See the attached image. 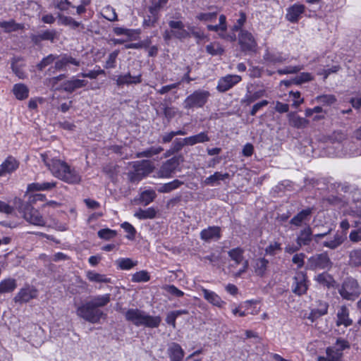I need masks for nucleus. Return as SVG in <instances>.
Here are the masks:
<instances>
[{"label":"nucleus","mask_w":361,"mask_h":361,"mask_svg":"<svg viewBox=\"0 0 361 361\" xmlns=\"http://www.w3.org/2000/svg\"><path fill=\"white\" fill-rule=\"evenodd\" d=\"M111 300V295L109 293H106L103 295H98L94 296L91 300V302L97 308L99 309L100 307H104L106 306Z\"/></svg>","instance_id":"obj_40"},{"label":"nucleus","mask_w":361,"mask_h":361,"mask_svg":"<svg viewBox=\"0 0 361 361\" xmlns=\"http://www.w3.org/2000/svg\"><path fill=\"white\" fill-rule=\"evenodd\" d=\"M316 101L323 104L331 105L336 102V98L334 94H322L315 98Z\"/></svg>","instance_id":"obj_60"},{"label":"nucleus","mask_w":361,"mask_h":361,"mask_svg":"<svg viewBox=\"0 0 361 361\" xmlns=\"http://www.w3.org/2000/svg\"><path fill=\"white\" fill-rule=\"evenodd\" d=\"M59 55L49 54L47 56L42 58V59L36 65V68L38 71H43L46 67L52 64L57 59Z\"/></svg>","instance_id":"obj_43"},{"label":"nucleus","mask_w":361,"mask_h":361,"mask_svg":"<svg viewBox=\"0 0 361 361\" xmlns=\"http://www.w3.org/2000/svg\"><path fill=\"white\" fill-rule=\"evenodd\" d=\"M345 238L344 235L336 233L332 240L324 241L323 246L332 250L336 249L344 242Z\"/></svg>","instance_id":"obj_41"},{"label":"nucleus","mask_w":361,"mask_h":361,"mask_svg":"<svg viewBox=\"0 0 361 361\" xmlns=\"http://www.w3.org/2000/svg\"><path fill=\"white\" fill-rule=\"evenodd\" d=\"M142 81V74L132 75L130 72L118 75L116 79V84L118 87L124 85H138Z\"/></svg>","instance_id":"obj_16"},{"label":"nucleus","mask_w":361,"mask_h":361,"mask_svg":"<svg viewBox=\"0 0 361 361\" xmlns=\"http://www.w3.org/2000/svg\"><path fill=\"white\" fill-rule=\"evenodd\" d=\"M157 215V211L154 207H149L146 209H139L135 214V216L139 219H152Z\"/></svg>","instance_id":"obj_44"},{"label":"nucleus","mask_w":361,"mask_h":361,"mask_svg":"<svg viewBox=\"0 0 361 361\" xmlns=\"http://www.w3.org/2000/svg\"><path fill=\"white\" fill-rule=\"evenodd\" d=\"M264 60L270 63H281L286 61V58L281 52H271L267 49L263 55Z\"/></svg>","instance_id":"obj_33"},{"label":"nucleus","mask_w":361,"mask_h":361,"mask_svg":"<svg viewBox=\"0 0 361 361\" xmlns=\"http://www.w3.org/2000/svg\"><path fill=\"white\" fill-rule=\"evenodd\" d=\"M238 44L240 51L245 54H252L257 51V42L253 35L247 30L239 32Z\"/></svg>","instance_id":"obj_6"},{"label":"nucleus","mask_w":361,"mask_h":361,"mask_svg":"<svg viewBox=\"0 0 361 361\" xmlns=\"http://www.w3.org/2000/svg\"><path fill=\"white\" fill-rule=\"evenodd\" d=\"M183 161V155L173 156L164 161L159 169V176L161 178H169L172 177L173 173L179 166L180 162Z\"/></svg>","instance_id":"obj_7"},{"label":"nucleus","mask_w":361,"mask_h":361,"mask_svg":"<svg viewBox=\"0 0 361 361\" xmlns=\"http://www.w3.org/2000/svg\"><path fill=\"white\" fill-rule=\"evenodd\" d=\"M167 355L171 361H182L185 352L180 344L173 342L169 345Z\"/></svg>","instance_id":"obj_21"},{"label":"nucleus","mask_w":361,"mask_h":361,"mask_svg":"<svg viewBox=\"0 0 361 361\" xmlns=\"http://www.w3.org/2000/svg\"><path fill=\"white\" fill-rule=\"evenodd\" d=\"M17 288V281L13 278H6L0 281V295L11 293Z\"/></svg>","instance_id":"obj_30"},{"label":"nucleus","mask_w":361,"mask_h":361,"mask_svg":"<svg viewBox=\"0 0 361 361\" xmlns=\"http://www.w3.org/2000/svg\"><path fill=\"white\" fill-rule=\"evenodd\" d=\"M76 314L79 317L92 324L99 323L102 319H106V314L97 308L90 301L79 305L76 308Z\"/></svg>","instance_id":"obj_3"},{"label":"nucleus","mask_w":361,"mask_h":361,"mask_svg":"<svg viewBox=\"0 0 361 361\" xmlns=\"http://www.w3.org/2000/svg\"><path fill=\"white\" fill-rule=\"evenodd\" d=\"M42 159L52 175L68 184H78L81 181V176L73 167L66 161L57 158L49 159L47 153L42 154Z\"/></svg>","instance_id":"obj_1"},{"label":"nucleus","mask_w":361,"mask_h":361,"mask_svg":"<svg viewBox=\"0 0 361 361\" xmlns=\"http://www.w3.org/2000/svg\"><path fill=\"white\" fill-rule=\"evenodd\" d=\"M54 62V68L58 69L59 71L65 69L68 64H72L76 66L80 65L79 61L67 54H64L61 59L59 57Z\"/></svg>","instance_id":"obj_27"},{"label":"nucleus","mask_w":361,"mask_h":361,"mask_svg":"<svg viewBox=\"0 0 361 361\" xmlns=\"http://www.w3.org/2000/svg\"><path fill=\"white\" fill-rule=\"evenodd\" d=\"M126 321L133 323L135 326H144L147 328H158L161 319L159 316H152L137 308H130L124 314Z\"/></svg>","instance_id":"obj_2"},{"label":"nucleus","mask_w":361,"mask_h":361,"mask_svg":"<svg viewBox=\"0 0 361 361\" xmlns=\"http://www.w3.org/2000/svg\"><path fill=\"white\" fill-rule=\"evenodd\" d=\"M19 161L13 156H8L0 165V177L11 174L19 167Z\"/></svg>","instance_id":"obj_17"},{"label":"nucleus","mask_w":361,"mask_h":361,"mask_svg":"<svg viewBox=\"0 0 361 361\" xmlns=\"http://www.w3.org/2000/svg\"><path fill=\"white\" fill-rule=\"evenodd\" d=\"M269 262L264 257H259L254 260L253 269L256 276L264 277L267 271Z\"/></svg>","instance_id":"obj_23"},{"label":"nucleus","mask_w":361,"mask_h":361,"mask_svg":"<svg viewBox=\"0 0 361 361\" xmlns=\"http://www.w3.org/2000/svg\"><path fill=\"white\" fill-rule=\"evenodd\" d=\"M312 228L308 225L303 229L300 230L297 235L296 243L299 247L310 245L312 240Z\"/></svg>","instance_id":"obj_22"},{"label":"nucleus","mask_w":361,"mask_h":361,"mask_svg":"<svg viewBox=\"0 0 361 361\" xmlns=\"http://www.w3.org/2000/svg\"><path fill=\"white\" fill-rule=\"evenodd\" d=\"M95 68H97V69L91 70L87 73H81L79 75L82 78L96 79L100 75H105V71L103 69H101L100 66H96Z\"/></svg>","instance_id":"obj_59"},{"label":"nucleus","mask_w":361,"mask_h":361,"mask_svg":"<svg viewBox=\"0 0 361 361\" xmlns=\"http://www.w3.org/2000/svg\"><path fill=\"white\" fill-rule=\"evenodd\" d=\"M312 211L313 209L312 207H307L301 210L290 219V224L297 227L301 226L302 223L310 221Z\"/></svg>","instance_id":"obj_20"},{"label":"nucleus","mask_w":361,"mask_h":361,"mask_svg":"<svg viewBox=\"0 0 361 361\" xmlns=\"http://www.w3.org/2000/svg\"><path fill=\"white\" fill-rule=\"evenodd\" d=\"M20 209L27 221L35 226H43L45 225L46 222L42 215L37 209H35L33 206L30 205V204H23Z\"/></svg>","instance_id":"obj_9"},{"label":"nucleus","mask_w":361,"mask_h":361,"mask_svg":"<svg viewBox=\"0 0 361 361\" xmlns=\"http://www.w3.org/2000/svg\"><path fill=\"white\" fill-rule=\"evenodd\" d=\"M353 324V320L349 317V310L345 305H342L337 312L336 325H343L345 327Z\"/></svg>","instance_id":"obj_25"},{"label":"nucleus","mask_w":361,"mask_h":361,"mask_svg":"<svg viewBox=\"0 0 361 361\" xmlns=\"http://www.w3.org/2000/svg\"><path fill=\"white\" fill-rule=\"evenodd\" d=\"M306 7L304 4L295 3L286 9L285 18L291 23H298L302 15L305 12Z\"/></svg>","instance_id":"obj_12"},{"label":"nucleus","mask_w":361,"mask_h":361,"mask_svg":"<svg viewBox=\"0 0 361 361\" xmlns=\"http://www.w3.org/2000/svg\"><path fill=\"white\" fill-rule=\"evenodd\" d=\"M282 250L281 244L279 242H274V243L269 244L264 250L265 254L269 256H274Z\"/></svg>","instance_id":"obj_62"},{"label":"nucleus","mask_w":361,"mask_h":361,"mask_svg":"<svg viewBox=\"0 0 361 361\" xmlns=\"http://www.w3.org/2000/svg\"><path fill=\"white\" fill-rule=\"evenodd\" d=\"M326 357L318 356L317 361H341L339 357L334 354V351L331 348L326 349Z\"/></svg>","instance_id":"obj_63"},{"label":"nucleus","mask_w":361,"mask_h":361,"mask_svg":"<svg viewBox=\"0 0 361 361\" xmlns=\"http://www.w3.org/2000/svg\"><path fill=\"white\" fill-rule=\"evenodd\" d=\"M164 151V148L161 146H152L149 148L140 152L137 154V157H147L150 158L154 155H157Z\"/></svg>","instance_id":"obj_45"},{"label":"nucleus","mask_w":361,"mask_h":361,"mask_svg":"<svg viewBox=\"0 0 361 361\" xmlns=\"http://www.w3.org/2000/svg\"><path fill=\"white\" fill-rule=\"evenodd\" d=\"M349 259L351 264L355 267L361 266V248L355 249L350 252Z\"/></svg>","instance_id":"obj_50"},{"label":"nucleus","mask_w":361,"mask_h":361,"mask_svg":"<svg viewBox=\"0 0 361 361\" xmlns=\"http://www.w3.org/2000/svg\"><path fill=\"white\" fill-rule=\"evenodd\" d=\"M156 197V192L153 190H147L143 191L140 194V201L144 203L145 205H147L152 202L154 201V200Z\"/></svg>","instance_id":"obj_54"},{"label":"nucleus","mask_w":361,"mask_h":361,"mask_svg":"<svg viewBox=\"0 0 361 361\" xmlns=\"http://www.w3.org/2000/svg\"><path fill=\"white\" fill-rule=\"evenodd\" d=\"M168 24L175 39L183 40L190 37L181 20H169Z\"/></svg>","instance_id":"obj_14"},{"label":"nucleus","mask_w":361,"mask_h":361,"mask_svg":"<svg viewBox=\"0 0 361 361\" xmlns=\"http://www.w3.org/2000/svg\"><path fill=\"white\" fill-rule=\"evenodd\" d=\"M264 93H265V91L264 90H259L255 91L253 93L249 92V94H246L245 102H246L247 104H250L251 103H253L255 101L261 98L262 97L264 96Z\"/></svg>","instance_id":"obj_61"},{"label":"nucleus","mask_w":361,"mask_h":361,"mask_svg":"<svg viewBox=\"0 0 361 361\" xmlns=\"http://www.w3.org/2000/svg\"><path fill=\"white\" fill-rule=\"evenodd\" d=\"M331 264L332 263L327 252H324L311 256L307 260L306 269L312 271L324 269L331 267Z\"/></svg>","instance_id":"obj_8"},{"label":"nucleus","mask_w":361,"mask_h":361,"mask_svg":"<svg viewBox=\"0 0 361 361\" xmlns=\"http://www.w3.org/2000/svg\"><path fill=\"white\" fill-rule=\"evenodd\" d=\"M315 280L317 281L318 283L329 289L331 288H335L336 286V281H335L334 277L327 272H323L318 274L316 276Z\"/></svg>","instance_id":"obj_32"},{"label":"nucleus","mask_w":361,"mask_h":361,"mask_svg":"<svg viewBox=\"0 0 361 361\" xmlns=\"http://www.w3.org/2000/svg\"><path fill=\"white\" fill-rule=\"evenodd\" d=\"M135 169L142 178L147 176L153 171V165L149 160H142L134 162L133 165Z\"/></svg>","instance_id":"obj_24"},{"label":"nucleus","mask_w":361,"mask_h":361,"mask_svg":"<svg viewBox=\"0 0 361 361\" xmlns=\"http://www.w3.org/2000/svg\"><path fill=\"white\" fill-rule=\"evenodd\" d=\"M211 96L208 90L198 89L186 97L183 102L184 108L186 109L203 108Z\"/></svg>","instance_id":"obj_4"},{"label":"nucleus","mask_w":361,"mask_h":361,"mask_svg":"<svg viewBox=\"0 0 361 361\" xmlns=\"http://www.w3.org/2000/svg\"><path fill=\"white\" fill-rule=\"evenodd\" d=\"M245 250L243 247H237L231 249L228 252V255L231 260L233 261L236 265L241 264L244 259Z\"/></svg>","instance_id":"obj_34"},{"label":"nucleus","mask_w":361,"mask_h":361,"mask_svg":"<svg viewBox=\"0 0 361 361\" xmlns=\"http://www.w3.org/2000/svg\"><path fill=\"white\" fill-rule=\"evenodd\" d=\"M229 178L228 173H221L216 171L214 174L206 178L204 183L206 185H214V183L219 180H224Z\"/></svg>","instance_id":"obj_47"},{"label":"nucleus","mask_w":361,"mask_h":361,"mask_svg":"<svg viewBox=\"0 0 361 361\" xmlns=\"http://www.w3.org/2000/svg\"><path fill=\"white\" fill-rule=\"evenodd\" d=\"M104 18L109 21H116L118 20L117 13L114 8L110 6H107L104 8Z\"/></svg>","instance_id":"obj_64"},{"label":"nucleus","mask_w":361,"mask_h":361,"mask_svg":"<svg viewBox=\"0 0 361 361\" xmlns=\"http://www.w3.org/2000/svg\"><path fill=\"white\" fill-rule=\"evenodd\" d=\"M188 141V145L192 146L197 143H204L209 141L208 133L206 131L201 132L197 135L185 137Z\"/></svg>","instance_id":"obj_35"},{"label":"nucleus","mask_w":361,"mask_h":361,"mask_svg":"<svg viewBox=\"0 0 361 361\" xmlns=\"http://www.w3.org/2000/svg\"><path fill=\"white\" fill-rule=\"evenodd\" d=\"M119 54V50L116 49L109 54L105 62L104 68L106 69L114 68L116 66V59Z\"/></svg>","instance_id":"obj_56"},{"label":"nucleus","mask_w":361,"mask_h":361,"mask_svg":"<svg viewBox=\"0 0 361 361\" xmlns=\"http://www.w3.org/2000/svg\"><path fill=\"white\" fill-rule=\"evenodd\" d=\"M217 12L200 13L196 16V19L204 22H213L216 20Z\"/></svg>","instance_id":"obj_58"},{"label":"nucleus","mask_w":361,"mask_h":361,"mask_svg":"<svg viewBox=\"0 0 361 361\" xmlns=\"http://www.w3.org/2000/svg\"><path fill=\"white\" fill-rule=\"evenodd\" d=\"M0 27L3 28L6 32H11L22 30L23 25L17 23L14 20H10L8 21H0Z\"/></svg>","instance_id":"obj_42"},{"label":"nucleus","mask_w":361,"mask_h":361,"mask_svg":"<svg viewBox=\"0 0 361 361\" xmlns=\"http://www.w3.org/2000/svg\"><path fill=\"white\" fill-rule=\"evenodd\" d=\"M183 183L181 180L178 179H174L171 182L161 184L157 190L160 193H168L180 188Z\"/></svg>","instance_id":"obj_37"},{"label":"nucleus","mask_w":361,"mask_h":361,"mask_svg":"<svg viewBox=\"0 0 361 361\" xmlns=\"http://www.w3.org/2000/svg\"><path fill=\"white\" fill-rule=\"evenodd\" d=\"M86 277L92 283H111L112 282L111 279L107 275L99 274L92 270H89L86 272Z\"/></svg>","instance_id":"obj_29"},{"label":"nucleus","mask_w":361,"mask_h":361,"mask_svg":"<svg viewBox=\"0 0 361 361\" xmlns=\"http://www.w3.org/2000/svg\"><path fill=\"white\" fill-rule=\"evenodd\" d=\"M12 92L18 100H25L29 97V88L24 83H16L13 85Z\"/></svg>","instance_id":"obj_31"},{"label":"nucleus","mask_w":361,"mask_h":361,"mask_svg":"<svg viewBox=\"0 0 361 361\" xmlns=\"http://www.w3.org/2000/svg\"><path fill=\"white\" fill-rule=\"evenodd\" d=\"M207 54L212 56H221L224 53V49L218 42H212L205 47Z\"/></svg>","instance_id":"obj_39"},{"label":"nucleus","mask_w":361,"mask_h":361,"mask_svg":"<svg viewBox=\"0 0 361 361\" xmlns=\"http://www.w3.org/2000/svg\"><path fill=\"white\" fill-rule=\"evenodd\" d=\"M187 132L185 130H178L176 131H171L165 133L161 136V140L160 141L163 144L169 143L173 138L176 135H185Z\"/></svg>","instance_id":"obj_55"},{"label":"nucleus","mask_w":361,"mask_h":361,"mask_svg":"<svg viewBox=\"0 0 361 361\" xmlns=\"http://www.w3.org/2000/svg\"><path fill=\"white\" fill-rule=\"evenodd\" d=\"M87 83V80L78 79L73 76L70 80L63 82L59 85V87H56V90L59 92H65L71 94L78 89L86 87Z\"/></svg>","instance_id":"obj_10"},{"label":"nucleus","mask_w":361,"mask_h":361,"mask_svg":"<svg viewBox=\"0 0 361 361\" xmlns=\"http://www.w3.org/2000/svg\"><path fill=\"white\" fill-rule=\"evenodd\" d=\"M188 313L186 310H178L169 312L166 317L165 321L167 324L171 326L173 329L176 328V319L182 315L187 314Z\"/></svg>","instance_id":"obj_38"},{"label":"nucleus","mask_w":361,"mask_h":361,"mask_svg":"<svg viewBox=\"0 0 361 361\" xmlns=\"http://www.w3.org/2000/svg\"><path fill=\"white\" fill-rule=\"evenodd\" d=\"M56 187V182L32 183L27 185V192L48 191Z\"/></svg>","instance_id":"obj_28"},{"label":"nucleus","mask_w":361,"mask_h":361,"mask_svg":"<svg viewBox=\"0 0 361 361\" xmlns=\"http://www.w3.org/2000/svg\"><path fill=\"white\" fill-rule=\"evenodd\" d=\"M118 268L121 270H130L137 264V261H133L128 257H121L117 260Z\"/></svg>","instance_id":"obj_46"},{"label":"nucleus","mask_w":361,"mask_h":361,"mask_svg":"<svg viewBox=\"0 0 361 361\" xmlns=\"http://www.w3.org/2000/svg\"><path fill=\"white\" fill-rule=\"evenodd\" d=\"M121 227L127 233V235H126L127 239L130 240H135L137 231L131 224L125 221L121 224Z\"/></svg>","instance_id":"obj_52"},{"label":"nucleus","mask_w":361,"mask_h":361,"mask_svg":"<svg viewBox=\"0 0 361 361\" xmlns=\"http://www.w3.org/2000/svg\"><path fill=\"white\" fill-rule=\"evenodd\" d=\"M360 287L356 279L347 277L338 288V293L344 300L354 301L360 295Z\"/></svg>","instance_id":"obj_5"},{"label":"nucleus","mask_w":361,"mask_h":361,"mask_svg":"<svg viewBox=\"0 0 361 361\" xmlns=\"http://www.w3.org/2000/svg\"><path fill=\"white\" fill-rule=\"evenodd\" d=\"M61 23L66 26H70L72 29H76L79 27L84 28V25L80 23L75 20L71 16H60Z\"/></svg>","instance_id":"obj_48"},{"label":"nucleus","mask_w":361,"mask_h":361,"mask_svg":"<svg viewBox=\"0 0 361 361\" xmlns=\"http://www.w3.org/2000/svg\"><path fill=\"white\" fill-rule=\"evenodd\" d=\"M333 351L335 355L339 357V360L341 361V357L343 356V351L347 348H350V345L348 341L345 339L338 338L336 340V344L334 346H329Z\"/></svg>","instance_id":"obj_36"},{"label":"nucleus","mask_w":361,"mask_h":361,"mask_svg":"<svg viewBox=\"0 0 361 361\" xmlns=\"http://www.w3.org/2000/svg\"><path fill=\"white\" fill-rule=\"evenodd\" d=\"M97 235L101 239L109 240L116 236L117 232L116 230L106 228L100 229L98 231Z\"/></svg>","instance_id":"obj_57"},{"label":"nucleus","mask_w":361,"mask_h":361,"mask_svg":"<svg viewBox=\"0 0 361 361\" xmlns=\"http://www.w3.org/2000/svg\"><path fill=\"white\" fill-rule=\"evenodd\" d=\"M102 171L112 181H114L118 175L117 166L114 165L112 164H108L105 165L102 169Z\"/></svg>","instance_id":"obj_51"},{"label":"nucleus","mask_w":361,"mask_h":361,"mask_svg":"<svg viewBox=\"0 0 361 361\" xmlns=\"http://www.w3.org/2000/svg\"><path fill=\"white\" fill-rule=\"evenodd\" d=\"M242 80L241 76L238 75H226L219 79L216 90L219 92H225Z\"/></svg>","instance_id":"obj_11"},{"label":"nucleus","mask_w":361,"mask_h":361,"mask_svg":"<svg viewBox=\"0 0 361 361\" xmlns=\"http://www.w3.org/2000/svg\"><path fill=\"white\" fill-rule=\"evenodd\" d=\"M150 280V275L146 270L135 272L132 276L131 281L135 283L147 282Z\"/></svg>","instance_id":"obj_49"},{"label":"nucleus","mask_w":361,"mask_h":361,"mask_svg":"<svg viewBox=\"0 0 361 361\" xmlns=\"http://www.w3.org/2000/svg\"><path fill=\"white\" fill-rule=\"evenodd\" d=\"M38 295L37 290L30 286H27L20 289L18 293L13 298L15 302L26 303L32 299L37 298Z\"/></svg>","instance_id":"obj_13"},{"label":"nucleus","mask_w":361,"mask_h":361,"mask_svg":"<svg viewBox=\"0 0 361 361\" xmlns=\"http://www.w3.org/2000/svg\"><path fill=\"white\" fill-rule=\"evenodd\" d=\"M293 279V292L298 295L305 294L308 288L307 274L303 271H299Z\"/></svg>","instance_id":"obj_15"},{"label":"nucleus","mask_w":361,"mask_h":361,"mask_svg":"<svg viewBox=\"0 0 361 361\" xmlns=\"http://www.w3.org/2000/svg\"><path fill=\"white\" fill-rule=\"evenodd\" d=\"M313 80L314 77L311 73L307 72H302L293 78V82L295 85H301Z\"/></svg>","instance_id":"obj_53"},{"label":"nucleus","mask_w":361,"mask_h":361,"mask_svg":"<svg viewBox=\"0 0 361 361\" xmlns=\"http://www.w3.org/2000/svg\"><path fill=\"white\" fill-rule=\"evenodd\" d=\"M200 238L206 242L211 240H218L221 238V229L218 226H209L200 233Z\"/></svg>","instance_id":"obj_18"},{"label":"nucleus","mask_w":361,"mask_h":361,"mask_svg":"<svg viewBox=\"0 0 361 361\" xmlns=\"http://www.w3.org/2000/svg\"><path fill=\"white\" fill-rule=\"evenodd\" d=\"M288 121L289 126L296 129L305 128L310 124L309 120L300 116L295 111H291L288 114Z\"/></svg>","instance_id":"obj_19"},{"label":"nucleus","mask_w":361,"mask_h":361,"mask_svg":"<svg viewBox=\"0 0 361 361\" xmlns=\"http://www.w3.org/2000/svg\"><path fill=\"white\" fill-rule=\"evenodd\" d=\"M204 298L210 304L218 307H223L226 302L215 292L202 288V290Z\"/></svg>","instance_id":"obj_26"}]
</instances>
